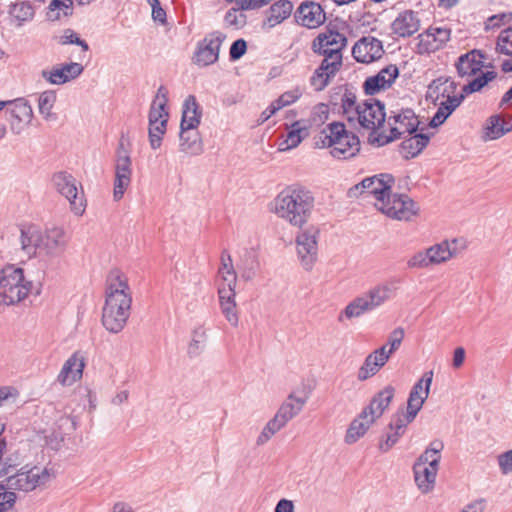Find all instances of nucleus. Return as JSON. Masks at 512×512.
<instances>
[{"label":"nucleus","instance_id":"f257e3e1","mask_svg":"<svg viewBox=\"0 0 512 512\" xmlns=\"http://www.w3.org/2000/svg\"><path fill=\"white\" fill-rule=\"evenodd\" d=\"M132 297L127 278L119 270L107 277L106 300L102 311V324L110 333L121 332L130 316Z\"/></svg>","mask_w":512,"mask_h":512},{"label":"nucleus","instance_id":"f03ea898","mask_svg":"<svg viewBox=\"0 0 512 512\" xmlns=\"http://www.w3.org/2000/svg\"><path fill=\"white\" fill-rule=\"evenodd\" d=\"M313 193L300 185L281 190L271 203V212L291 226L301 228L310 219L314 209Z\"/></svg>","mask_w":512,"mask_h":512},{"label":"nucleus","instance_id":"7ed1b4c3","mask_svg":"<svg viewBox=\"0 0 512 512\" xmlns=\"http://www.w3.org/2000/svg\"><path fill=\"white\" fill-rule=\"evenodd\" d=\"M315 144L319 148L329 147L334 158L350 159L360 151V140L355 134L348 132L341 122H332L316 137Z\"/></svg>","mask_w":512,"mask_h":512},{"label":"nucleus","instance_id":"20e7f679","mask_svg":"<svg viewBox=\"0 0 512 512\" xmlns=\"http://www.w3.org/2000/svg\"><path fill=\"white\" fill-rule=\"evenodd\" d=\"M456 89V84L449 78H437L432 81L428 87V96L436 102L439 97L445 100L439 103L438 109L429 122V126L437 128L441 126L447 118L458 108L464 101V94L451 95Z\"/></svg>","mask_w":512,"mask_h":512},{"label":"nucleus","instance_id":"39448f33","mask_svg":"<svg viewBox=\"0 0 512 512\" xmlns=\"http://www.w3.org/2000/svg\"><path fill=\"white\" fill-rule=\"evenodd\" d=\"M32 282L26 281L23 269L13 265L0 271V297L6 305H13L25 299L31 292Z\"/></svg>","mask_w":512,"mask_h":512},{"label":"nucleus","instance_id":"423d86ee","mask_svg":"<svg viewBox=\"0 0 512 512\" xmlns=\"http://www.w3.org/2000/svg\"><path fill=\"white\" fill-rule=\"evenodd\" d=\"M307 400L308 397H298L295 393H290L280 405L275 416L263 428L257 438V445L265 444L275 433L285 427L290 420L302 411Z\"/></svg>","mask_w":512,"mask_h":512},{"label":"nucleus","instance_id":"0eeeda50","mask_svg":"<svg viewBox=\"0 0 512 512\" xmlns=\"http://www.w3.org/2000/svg\"><path fill=\"white\" fill-rule=\"evenodd\" d=\"M168 90L161 85L151 103L149 110V142L153 150L160 148L163 135L166 133L169 113L166 110Z\"/></svg>","mask_w":512,"mask_h":512},{"label":"nucleus","instance_id":"6e6552de","mask_svg":"<svg viewBox=\"0 0 512 512\" xmlns=\"http://www.w3.org/2000/svg\"><path fill=\"white\" fill-rule=\"evenodd\" d=\"M390 128V135H378L374 139H370L372 143L377 142L379 146L388 144L394 140L401 138L404 134H413L417 131L420 121L412 109H401L400 111H392L387 119Z\"/></svg>","mask_w":512,"mask_h":512},{"label":"nucleus","instance_id":"1a4fd4ad","mask_svg":"<svg viewBox=\"0 0 512 512\" xmlns=\"http://www.w3.org/2000/svg\"><path fill=\"white\" fill-rule=\"evenodd\" d=\"M375 207L389 218L409 221L419 212V206L406 194H391L375 202Z\"/></svg>","mask_w":512,"mask_h":512},{"label":"nucleus","instance_id":"9d476101","mask_svg":"<svg viewBox=\"0 0 512 512\" xmlns=\"http://www.w3.org/2000/svg\"><path fill=\"white\" fill-rule=\"evenodd\" d=\"M115 178L113 197L115 201L123 198L125 191L131 184L132 159L130 150L125 147L124 138L119 140L115 151Z\"/></svg>","mask_w":512,"mask_h":512},{"label":"nucleus","instance_id":"9b49d317","mask_svg":"<svg viewBox=\"0 0 512 512\" xmlns=\"http://www.w3.org/2000/svg\"><path fill=\"white\" fill-rule=\"evenodd\" d=\"M49 479L47 469L34 466L22 467L16 473L9 475L5 482L8 491L17 490L22 492H29L34 490L37 486L44 484Z\"/></svg>","mask_w":512,"mask_h":512},{"label":"nucleus","instance_id":"f8f14e48","mask_svg":"<svg viewBox=\"0 0 512 512\" xmlns=\"http://www.w3.org/2000/svg\"><path fill=\"white\" fill-rule=\"evenodd\" d=\"M385 121L386 112L384 103L374 98H368L361 101V107L351 124H358L366 130L375 132L384 125Z\"/></svg>","mask_w":512,"mask_h":512},{"label":"nucleus","instance_id":"ddd939ff","mask_svg":"<svg viewBox=\"0 0 512 512\" xmlns=\"http://www.w3.org/2000/svg\"><path fill=\"white\" fill-rule=\"evenodd\" d=\"M319 234L317 227L309 226L296 236L297 254L306 270H310L317 260Z\"/></svg>","mask_w":512,"mask_h":512},{"label":"nucleus","instance_id":"4468645a","mask_svg":"<svg viewBox=\"0 0 512 512\" xmlns=\"http://www.w3.org/2000/svg\"><path fill=\"white\" fill-rule=\"evenodd\" d=\"M52 183L57 192L69 201L71 211L76 215H82L85 204L83 194L78 192L76 179L68 172L60 171L53 175Z\"/></svg>","mask_w":512,"mask_h":512},{"label":"nucleus","instance_id":"2eb2a0df","mask_svg":"<svg viewBox=\"0 0 512 512\" xmlns=\"http://www.w3.org/2000/svg\"><path fill=\"white\" fill-rule=\"evenodd\" d=\"M394 177L391 174L383 173L364 178L360 183L351 187L348 191L349 197H357L362 194L373 195L376 202L390 192Z\"/></svg>","mask_w":512,"mask_h":512},{"label":"nucleus","instance_id":"dca6fc26","mask_svg":"<svg viewBox=\"0 0 512 512\" xmlns=\"http://www.w3.org/2000/svg\"><path fill=\"white\" fill-rule=\"evenodd\" d=\"M226 36L219 31L207 35L197 45L194 61L199 66H209L219 58V51Z\"/></svg>","mask_w":512,"mask_h":512},{"label":"nucleus","instance_id":"f3484780","mask_svg":"<svg viewBox=\"0 0 512 512\" xmlns=\"http://www.w3.org/2000/svg\"><path fill=\"white\" fill-rule=\"evenodd\" d=\"M67 246L68 236L63 227L53 226L42 232L41 255L59 257L66 251Z\"/></svg>","mask_w":512,"mask_h":512},{"label":"nucleus","instance_id":"a211bd4d","mask_svg":"<svg viewBox=\"0 0 512 512\" xmlns=\"http://www.w3.org/2000/svg\"><path fill=\"white\" fill-rule=\"evenodd\" d=\"M384 52L382 41L372 36L361 37L352 47L353 58L364 64L379 60Z\"/></svg>","mask_w":512,"mask_h":512},{"label":"nucleus","instance_id":"6ab92c4d","mask_svg":"<svg viewBox=\"0 0 512 512\" xmlns=\"http://www.w3.org/2000/svg\"><path fill=\"white\" fill-rule=\"evenodd\" d=\"M296 22L309 29L322 25L326 20L324 9L314 1H304L295 12Z\"/></svg>","mask_w":512,"mask_h":512},{"label":"nucleus","instance_id":"aec40b11","mask_svg":"<svg viewBox=\"0 0 512 512\" xmlns=\"http://www.w3.org/2000/svg\"><path fill=\"white\" fill-rule=\"evenodd\" d=\"M83 70L82 64L70 62L57 65L51 70H42L41 76L52 85H62L79 77Z\"/></svg>","mask_w":512,"mask_h":512},{"label":"nucleus","instance_id":"412c9836","mask_svg":"<svg viewBox=\"0 0 512 512\" xmlns=\"http://www.w3.org/2000/svg\"><path fill=\"white\" fill-rule=\"evenodd\" d=\"M19 243L21 251L32 258L41 255L42 231L36 225H22L20 227Z\"/></svg>","mask_w":512,"mask_h":512},{"label":"nucleus","instance_id":"4be33fe9","mask_svg":"<svg viewBox=\"0 0 512 512\" xmlns=\"http://www.w3.org/2000/svg\"><path fill=\"white\" fill-rule=\"evenodd\" d=\"M485 54L478 49H473L461 55L455 67L460 77L472 76L481 71L483 67H492L491 64L484 65Z\"/></svg>","mask_w":512,"mask_h":512},{"label":"nucleus","instance_id":"5701e85b","mask_svg":"<svg viewBox=\"0 0 512 512\" xmlns=\"http://www.w3.org/2000/svg\"><path fill=\"white\" fill-rule=\"evenodd\" d=\"M84 366L83 356L79 352L73 353L63 364L57 381L62 386H71L82 377Z\"/></svg>","mask_w":512,"mask_h":512},{"label":"nucleus","instance_id":"b1692460","mask_svg":"<svg viewBox=\"0 0 512 512\" xmlns=\"http://www.w3.org/2000/svg\"><path fill=\"white\" fill-rule=\"evenodd\" d=\"M420 28V19L418 13L412 10H405L398 14L396 19L391 23L393 34L398 37H410L418 32Z\"/></svg>","mask_w":512,"mask_h":512},{"label":"nucleus","instance_id":"393cba45","mask_svg":"<svg viewBox=\"0 0 512 512\" xmlns=\"http://www.w3.org/2000/svg\"><path fill=\"white\" fill-rule=\"evenodd\" d=\"M7 102L9 109L6 112L10 114L11 130L18 134L20 129L16 131V124L31 121L33 116L32 107L25 98H17Z\"/></svg>","mask_w":512,"mask_h":512},{"label":"nucleus","instance_id":"a878e982","mask_svg":"<svg viewBox=\"0 0 512 512\" xmlns=\"http://www.w3.org/2000/svg\"><path fill=\"white\" fill-rule=\"evenodd\" d=\"M315 39L319 49L327 47L330 49H338V52L341 53L348 44L346 35L341 32L336 25H332L331 23L326 27L325 31L319 33Z\"/></svg>","mask_w":512,"mask_h":512},{"label":"nucleus","instance_id":"bb28decb","mask_svg":"<svg viewBox=\"0 0 512 512\" xmlns=\"http://www.w3.org/2000/svg\"><path fill=\"white\" fill-rule=\"evenodd\" d=\"M438 469L415 461L413 465L414 479L422 493L426 494L433 490Z\"/></svg>","mask_w":512,"mask_h":512},{"label":"nucleus","instance_id":"cd10ccee","mask_svg":"<svg viewBox=\"0 0 512 512\" xmlns=\"http://www.w3.org/2000/svg\"><path fill=\"white\" fill-rule=\"evenodd\" d=\"M375 421L376 419L363 409L361 413L350 423L344 438L345 442L347 444L357 442L366 434Z\"/></svg>","mask_w":512,"mask_h":512},{"label":"nucleus","instance_id":"c85d7f7f","mask_svg":"<svg viewBox=\"0 0 512 512\" xmlns=\"http://www.w3.org/2000/svg\"><path fill=\"white\" fill-rule=\"evenodd\" d=\"M180 151L199 155L203 152V142L198 128L180 127Z\"/></svg>","mask_w":512,"mask_h":512},{"label":"nucleus","instance_id":"c756f323","mask_svg":"<svg viewBox=\"0 0 512 512\" xmlns=\"http://www.w3.org/2000/svg\"><path fill=\"white\" fill-rule=\"evenodd\" d=\"M394 394L395 389L393 386L388 385L384 387L381 391H379L373 396L369 405L366 406L364 410L377 420L383 415L384 411L389 407L394 397Z\"/></svg>","mask_w":512,"mask_h":512},{"label":"nucleus","instance_id":"7c9ffc66","mask_svg":"<svg viewBox=\"0 0 512 512\" xmlns=\"http://www.w3.org/2000/svg\"><path fill=\"white\" fill-rule=\"evenodd\" d=\"M458 243V239H453L452 241L444 240L429 247L427 249L430 256L429 260L433 265L448 261L450 258L457 255Z\"/></svg>","mask_w":512,"mask_h":512},{"label":"nucleus","instance_id":"2f4dec72","mask_svg":"<svg viewBox=\"0 0 512 512\" xmlns=\"http://www.w3.org/2000/svg\"><path fill=\"white\" fill-rule=\"evenodd\" d=\"M293 10V4L289 0H278L267 11V17L263 22V28L271 29L287 19Z\"/></svg>","mask_w":512,"mask_h":512},{"label":"nucleus","instance_id":"473e14b6","mask_svg":"<svg viewBox=\"0 0 512 512\" xmlns=\"http://www.w3.org/2000/svg\"><path fill=\"white\" fill-rule=\"evenodd\" d=\"M495 50L498 54L508 57L502 61L501 70L504 73L512 72V27H508L500 32L497 37Z\"/></svg>","mask_w":512,"mask_h":512},{"label":"nucleus","instance_id":"72a5a7b5","mask_svg":"<svg viewBox=\"0 0 512 512\" xmlns=\"http://www.w3.org/2000/svg\"><path fill=\"white\" fill-rule=\"evenodd\" d=\"M202 116V110L194 95H189L182 107L180 127L198 128Z\"/></svg>","mask_w":512,"mask_h":512},{"label":"nucleus","instance_id":"f704fd0d","mask_svg":"<svg viewBox=\"0 0 512 512\" xmlns=\"http://www.w3.org/2000/svg\"><path fill=\"white\" fill-rule=\"evenodd\" d=\"M395 291L396 287H394L392 283L384 282L369 289L365 296L368 298L372 309L375 310L386 301L390 300L394 296Z\"/></svg>","mask_w":512,"mask_h":512},{"label":"nucleus","instance_id":"c9c22d12","mask_svg":"<svg viewBox=\"0 0 512 512\" xmlns=\"http://www.w3.org/2000/svg\"><path fill=\"white\" fill-rule=\"evenodd\" d=\"M512 130V116L502 117L493 115L488 119L486 136L489 139H498Z\"/></svg>","mask_w":512,"mask_h":512},{"label":"nucleus","instance_id":"e433bc0d","mask_svg":"<svg viewBox=\"0 0 512 512\" xmlns=\"http://www.w3.org/2000/svg\"><path fill=\"white\" fill-rule=\"evenodd\" d=\"M430 137L424 133L414 134L402 141L400 148L404 157H416L429 143Z\"/></svg>","mask_w":512,"mask_h":512},{"label":"nucleus","instance_id":"4c0bfd02","mask_svg":"<svg viewBox=\"0 0 512 512\" xmlns=\"http://www.w3.org/2000/svg\"><path fill=\"white\" fill-rule=\"evenodd\" d=\"M450 33V29L447 28H429L425 34L420 35V43L427 42L430 45L426 50H437L449 41Z\"/></svg>","mask_w":512,"mask_h":512},{"label":"nucleus","instance_id":"58836bf2","mask_svg":"<svg viewBox=\"0 0 512 512\" xmlns=\"http://www.w3.org/2000/svg\"><path fill=\"white\" fill-rule=\"evenodd\" d=\"M316 45V39L312 41L311 49L315 54L323 56L322 64L324 67H330L334 69L340 70L343 64V55L341 52H338V49H330L327 47L318 48Z\"/></svg>","mask_w":512,"mask_h":512},{"label":"nucleus","instance_id":"ea45409f","mask_svg":"<svg viewBox=\"0 0 512 512\" xmlns=\"http://www.w3.org/2000/svg\"><path fill=\"white\" fill-rule=\"evenodd\" d=\"M373 311L368 298L364 295L358 296L353 299L341 312L339 321L345 316L348 319L357 318L365 314L366 312Z\"/></svg>","mask_w":512,"mask_h":512},{"label":"nucleus","instance_id":"a19ab883","mask_svg":"<svg viewBox=\"0 0 512 512\" xmlns=\"http://www.w3.org/2000/svg\"><path fill=\"white\" fill-rule=\"evenodd\" d=\"M310 125L307 124L305 120L295 121L288 131L286 137L287 149H292L297 147L301 141L309 135Z\"/></svg>","mask_w":512,"mask_h":512},{"label":"nucleus","instance_id":"79ce46f5","mask_svg":"<svg viewBox=\"0 0 512 512\" xmlns=\"http://www.w3.org/2000/svg\"><path fill=\"white\" fill-rule=\"evenodd\" d=\"M339 71L340 70L338 69L330 67L323 68V64L320 63L319 67L314 71L310 78V85L315 91H322L328 86L330 80L334 78Z\"/></svg>","mask_w":512,"mask_h":512},{"label":"nucleus","instance_id":"37998d69","mask_svg":"<svg viewBox=\"0 0 512 512\" xmlns=\"http://www.w3.org/2000/svg\"><path fill=\"white\" fill-rule=\"evenodd\" d=\"M444 449V443L441 440H433L425 451L417 458L416 462L427 464L439 468L441 460V451Z\"/></svg>","mask_w":512,"mask_h":512},{"label":"nucleus","instance_id":"c03bdc74","mask_svg":"<svg viewBox=\"0 0 512 512\" xmlns=\"http://www.w3.org/2000/svg\"><path fill=\"white\" fill-rule=\"evenodd\" d=\"M207 343V331L203 326H198L192 331L191 341L187 348L190 358L198 357L205 350Z\"/></svg>","mask_w":512,"mask_h":512},{"label":"nucleus","instance_id":"a18cd8bd","mask_svg":"<svg viewBox=\"0 0 512 512\" xmlns=\"http://www.w3.org/2000/svg\"><path fill=\"white\" fill-rule=\"evenodd\" d=\"M11 17L17 22V26H22L25 22L31 21L34 17L33 6L26 1L18 2L10 7Z\"/></svg>","mask_w":512,"mask_h":512},{"label":"nucleus","instance_id":"49530a36","mask_svg":"<svg viewBox=\"0 0 512 512\" xmlns=\"http://www.w3.org/2000/svg\"><path fill=\"white\" fill-rule=\"evenodd\" d=\"M361 107V102L357 101V97L353 92L346 91L341 98V108L343 116L349 123H353V118L357 115Z\"/></svg>","mask_w":512,"mask_h":512},{"label":"nucleus","instance_id":"de8ad7c7","mask_svg":"<svg viewBox=\"0 0 512 512\" xmlns=\"http://www.w3.org/2000/svg\"><path fill=\"white\" fill-rule=\"evenodd\" d=\"M496 77L497 73L494 71H487L485 73H482L481 75L470 81L468 84L464 85L461 94H464L465 97L466 95L478 92L489 82L494 80Z\"/></svg>","mask_w":512,"mask_h":512},{"label":"nucleus","instance_id":"09e8293b","mask_svg":"<svg viewBox=\"0 0 512 512\" xmlns=\"http://www.w3.org/2000/svg\"><path fill=\"white\" fill-rule=\"evenodd\" d=\"M218 273L223 279L224 283H227L228 286H231V284H236V272L232 265L231 256L227 251L222 252L221 266Z\"/></svg>","mask_w":512,"mask_h":512},{"label":"nucleus","instance_id":"8fccbe9b","mask_svg":"<svg viewBox=\"0 0 512 512\" xmlns=\"http://www.w3.org/2000/svg\"><path fill=\"white\" fill-rule=\"evenodd\" d=\"M391 84L387 80H382L379 75H374L366 78L363 83L364 93L368 96H373L382 90L389 88Z\"/></svg>","mask_w":512,"mask_h":512},{"label":"nucleus","instance_id":"3c124183","mask_svg":"<svg viewBox=\"0 0 512 512\" xmlns=\"http://www.w3.org/2000/svg\"><path fill=\"white\" fill-rule=\"evenodd\" d=\"M433 371L425 372L424 375L413 385L409 395H418L428 398L432 383Z\"/></svg>","mask_w":512,"mask_h":512},{"label":"nucleus","instance_id":"603ef678","mask_svg":"<svg viewBox=\"0 0 512 512\" xmlns=\"http://www.w3.org/2000/svg\"><path fill=\"white\" fill-rule=\"evenodd\" d=\"M242 11L243 9H240L238 6L236 8L229 9L224 18L225 23L236 29L244 27L247 23V17Z\"/></svg>","mask_w":512,"mask_h":512},{"label":"nucleus","instance_id":"864d4df0","mask_svg":"<svg viewBox=\"0 0 512 512\" xmlns=\"http://www.w3.org/2000/svg\"><path fill=\"white\" fill-rule=\"evenodd\" d=\"M56 96L51 91L43 92L38 100V108L41 115L44 116L45 119H49L51 116V109L55 103Z\"/></svg>","mask_w":512,"mask_h":512},{"label":"nucleus","instance_id":"5fc2aeb1","mask_svg":"<svg viewBox=\"0 0 512 512\" xmlns=\"http://www.w3.org/2000/svg\"><path fill=\"white\" fill-rule=\"evenodd\" d=\"M429 258L430 256L427 249L425 251H420L410 257V259L407 261V266L411 269L426 268L430 265H433Z\"/></svg>","mask_w":512,"mask_h":512},{"label":"nucleus","instance_id":"6e6d98bb","mask_svg":"<svg viewBox=\"0 0 512 512\" xmlns=\"http://www.w3.org/2000/svg\"><path fill=\"white\" fill-rule=\"evenodd\" d=\"M404 433L398 430H389L379 442V450L383 453L388 452L400 439Z\"/></svg>","mask_w":512,"mask_h":512},{"label":"nucleus","instance_id":"4d7b16f0","mask_svg":"<svg viewBox=\"0 0 512 512\" xmlns=\"http://www.w3.org/2000/svg\"><path fill=\"white\" fill-rule=\"evenodd\" d=\"M413 420H410L408 418L407 413L398 412L392 416V419L388 425L389 430H398L402 433H405L406 428L409 423H411Z\"/></svg>","mask_w":512,"mask_h":512},{"label":"nucleus","instance_id":"13d9d810","mask_svg":"<svg viewBox=\"0 0 512 512\" xmlns=\"http://www.w3.org/2000/svg\"><path fill=\"white\" fill-rule=\"evenodd\" d=\"M380 369L379 364L373 363L370 358L366 357L363 365L358 371L357 378L360 381H365L374 376Z\"/></svg>","mask_w":512,"mask_h":512},{"label":"nucleus","instance_id":"bf43d9fd","mask_svg":"<svg viewBox=\"0 0 512 512\" xmlns=\"http://www.w3.org/2000/svg\"><path fill=\"white\" fill-rule=\"evenodd\" d=\"M59 43L61 45L76 44L80 46L84 51L89 49L86 41L80 39L78 35L71 29H66L64 34L60 37Z\"/></svg>","mask_w":512,"mask_h":512},{"label":"nucleus","instance_id":"052dcab7","mask_svg":"<svg viewBox=\"0 0 512 512\" xmlns=\"http://www.w3.org/2000/svg\"><path fill=\"white\" fill-rule=\"evenodd\" d=\"M426 399L427 398L421 397L418 395H414V396L409 395L408 401H407V412L406 413L408 414V418H410V420L415 419V417L417 416L418 412L421 410Z\"/></svg>","mask_w":512,"mask_h":512},{"label":"nucleus","instance_id":"680f3d73","mask_svg":"<svg viewBox=\"0 0 512 512\" xmlns=\"http://www.w3.org/2000/svg\"><path fill=\"white\" fill-rule=\"evenodd\" d=\"M404 329L401 327L395 328L388 336L387 346H389V349L387 350L388 353L391 355L400 347L403 339H404Z\"/></svg>","mask_w":512,"mask_h":512},{"label":"nucleus","instance_id":"e2e57ef3","mask_svg":"<svg viewBox=\"0 0 512 512\" xmlns=\"http://www.w3.org/2000/svg\"><path fill=\"white\" fill-rule=\"evenodd\" d=\"M512 20V13H500L489 17L485 23V30L499 28L501 25L509 23Z\"/></svg>","mask_w":512,"mask_h":512},{"label":"nucleus","instance_id":"0e129e2a","mask_svg":"<svg viewBox=\"0 0 512 512\" xmlns=\"http://www.w3.org/2000/svg\"><path fill=\"white\" fill-rule=\"evenodd\" d=\"M221 311L223 315L225 316L226 320L234 327L238 325L239 318H238V312L236 308V302H226L225 304L221 305Z\"/></svg>","mask_w":512,"mask_h":512},{"label":"nucleus","instance_id":"69168bd1","mask_svg":"<svg viewBox=\"0 0 512 512\" xmlns=\"http://www.w3.org/2000/svg\"><path fill=\"white\" fill-rule=\"evenodd\" d=\"M247 51V42L244 39H237L235 40L229 50V57L231 61H237L241 57L244 56V54Z\"/></svg>","mask_w":512,"mask_h":512},{"label":"nucleus","instance_id":"338daca9","mask_svg":"<svg viewBox=\"0 0 512 512\" xmlns=\"http://www.w3.org/2000/svg\"><path fill=\"white\" fill-rule=\"evenodd\" d=\"M390 356L391 354L387 352V345H383L370 353L367 357L370 358L373 363L379 364V367L382 368Z\"/></svg>","mask_w":512,"mask_h":512},{"label":"nucleus","instance_id":"774afa93","mask_svg":"<svg viewBox=\"0 0 512 512\" xmlns=\"http://www.w3.org/2000/svg\"><path fill=\"white\" fill-rule=\"evenodd\" d=\"M16 501L14 492H0V512H13L11 509Z\"/></svg>","mask_w":512,"mask_h":512}]
</instances>
